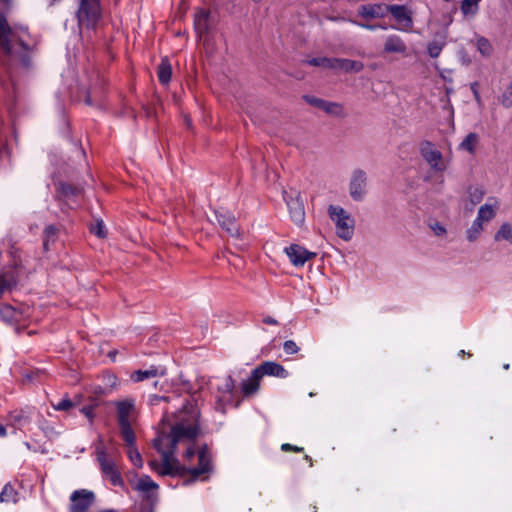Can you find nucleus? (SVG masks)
Here are the masks:
<instances>
[{"label":"nucleus","mask_w":512,"mask_h":512,"mask_svg":"<svg viewBox=\"0 0 512 512\" xmlns=\"http://www.w3.org/2000/svg\"><path fill=\"white\" fill-rule=\"evenodd\" d=\"M105 393H106L105 389L101 386H97L93 390V396H96L98 398L105 395Z\"/></svg>","instance_id":"57"},{"label":"nucleus","mask_w":512,"mask_h":512,"mask_svg":"<svg viewBox=\"0 0 512 512\" xmlns=\"http://www.w3.org/2000/svg\"><path fill=\"white\" fill-rule=\"evenodd\" d=\"M285 253L294 266H303L308 260L317 256L315 252H310L298 244H291L286 247Z\"/></svg>","instance_id":"13"},{"label":"nucleus","mask_w":512,"mask_h":512,"mask_svg":"<svg viewBox=\"0 0 512 512\" xmlns=\"http://www.w3.org/2000/svg\"><path fill=\"white\" fill-rule=\"evenodd\" d=\"M198 466L208 469V473L212 471L211 456H205L203 453H198Z\"/></svg>","instance_id":"45"},{"label":"nucleus","mask_w":512,"mask_h":512,"mask_svg":"<svg viewBox=\"0 0 512 512\" xmlns=\"http://www.w3.org/2000/svg\"><path fill=\"white\" fill-rule=\"evenodd\" d=\"M198 453H203V455H205V456H210L209 451H208V445H207V444H203V445L199 448V450H198L197 454H198Z\"/></svg>","instance_id":"62"},{"label":"nucleus","mask_w":512,"mask_h":512,"mask_svg":"<svg viewBox=\"0 0 512 512\" xmlns=\"http://www.w3.org/2000/svg\"><path fill=\"white\" fill-rule=\"evenodd\" d=\"M216 220L223 230L227 232L231 237H240V228L237 225L236 217L227 213H223L219 210L214 211Z\"/></svg>","instance_id":"15"},{"label":"nucleus","mask_w":512,"mask_h":512,"mask_svg":"<svg viewBox=\"0 0 512 512\" xmlns=\"http://www.w3.org/2000/svg\"><path fill=\"white\" fill-rule=\"evenodd\" d=\"M114 405L117 411V421L118 425H123L130 423L129 416L132 411L135 409L134 400L133 399H125L120 401H115Z\"/></svg>","instance_id":"18"},{"label":"nucleus","mask_w":512,"mask_h":512,"mask_svg":"<svg viewBox=\"0 0 512 512\" xmlns=\"http://www.w3.org/2000/svg\"><path fill=\"white\" fill-rule=\"evenodd\" d=\"M17 285V280L13 275L7 276L0 274V297L6 292L11 291Z\"/></svg>","instance_id":"27"},{"label":"nucleus","mask_w":512,"mask_h":512,"mask_svg":"<svg viewBox=\"0 0 512 512\" xmlns=\"http://www.w3.org/2000/svg\"><path fill=\"white\" fill-rule=\"evenodd\" d=\"M328 212L330 218L336 222L337 235L344 240H349L353 235V220L341 207L330 205Z\"/></svg>","instance_id":"6"},{"label":"nucleus","mask_w":512,"mask_h":512,"mask_svg":"<svg viewBox=\"0 0 512 512\" xmlns=\"http://www.w3.org/2000/svg\"><path fill=\"white\" fill-rule=\"evenodd\" d=\"M257 373L263 378L264 375L286 378L288 371L279 363L273 361H265L255 368Z\"/></svg>","instance_id":"17"},{"label":"nucleus","mask_w":512,"mask_h":512,"mask_svg":"<svg viewBox=\"0 0 512 512\" xmlns=\"http://www.w3.org/2000/svg\"><path fill=\"white\" fill-rule=\"evenodd\" d=\"M407 47L405 43L398 36H391L387 38L384 44L385 53H401L405 54Z\"/></svg>","instance_id":"23"},{"label":"nucleus","mask_w":512,"mask_h":512,"mask_svg":"<svg viewBox=\"0 0 512 512\" xmlns=\"http://www.w3.org/2000/svg\"><path fill=\"white\" fill-rule=\"evenodd\" d=\"M480 0H463L461 3V11L464 15L475 14L477 5Z\"/></svg>","instance_id":"37"},{"label":"nucleus","mask_w":512,"mask_h":512,"mask_svg":"<svg viewBox=\"0 0 512 512\" xmlns=\"http://www.w3.org/2000/svg\"><path fill=\"white\" fill-rule=\"evenodd\" d=\"M117 353H118V351H117V350H111V351H109V353H108V357H109V358H111V360H113V361H114V360H115V358H116Z\"/></svg>","instance_id":"64"},{"label":"nucleus","mask_w":512,"mask_h":512,"mask_svg":"<svg viewBox=\"0 0 512 512\" xmlns=\"http://www.w3.org/2000/svg\"><path fill=\"white\" fill-rule=\"evenodd\" d=\"M281 449H282V451H284V452H290V451H292V452H297V453H299V452H302V451H303V448H302V447L294 446V445H291V444H289V443H284V444H282Z\"/></svg>","instance_id":"52"},{"label":"nucleus","mask_w":512,"mask_h":512,"mask_svg":"<svg viewBox=\"0 0 512 512\" xmlns=\"http://www.w3.org/2000/svg\"><path fill=\"white\" fill-rule=\"evenodd\" d=\"M149 466L151 467L152 470L156 471L157 473L158 471H161V466L159 465L157 460L149 461Z\"/></svg>","instance_id":"59"},{"label":"nucleus","mask_w":512,"mask_h":512,"mask_svg":"<svg viewBox=\"0 0 512 512\" xmlns=\"http://www.w3.org/2000/svg\"><path fill=\"white\" fill-rule=\"evenodd\" d=\"M387 9L388 5L384 3L366 4L358 8V14L366 20L383 18L387 15Z\"/></svg>","instance_id":"16"},{"label":"nucleus","mask_w":512,"mask_h":512,"mask_svg":"<svg viewBox=\"0 0 512 512\" xmlns=\"http://www.w3.org/2000/svg\"><path fill=\"white\" fill-rule=\"evenodd\" d=\"M131 485L134 490L145 493L143 497V503L140 506V512H154L155 506L158 502V494L149 492L152 490H158V484L151 480V478L148 475H144L138 480V482L135 485H133L132 483Z\"/></svg>","instance_id":"5"},{"label":"nucleus","mask_w":512,"mask_h":512,"mask_svg":"<svg viewBox=\"0 0 512 512\" xmlns=\"http://www.w3.org/2000/svg\"><path fill=\"white\" fill-rule=\"evenodd\" d=\"M120 434L128 447L134 446L136 441L135 432L130 423L119 425Z\"/></svg>","instance_id":"26"},{"label":"nucleus","mask_w":512,"mask_h":512,"mask_svg":"<svg viewBox=\"0 0 512 512\" xmlns=\"http://www.w3.org/2000/svg\"><path fill=\"white\" fill-rule=\"evenodd\" d=\"M101 17L100 0H80L77 18L80 27L95 28Z\"/></svg>","instance_id":"4"},{"label":"nucleus","mask_w":512,"mask_h":512,"mask_svg":"<svg viewBox=\"0 0 512 512\" xmlns=\"http://www.w3.org/2000/svg\"><path fill=\"white\" fill-rule=\"evenodd\" d=\"M479 142V136L478 134L474 132H470L467 134V136L464 138V140L460 144V148L463 150L468 151L470 154H474L476 150V145Z\"/></svg>","instance_id":"25"},{"label":"nucleus","mask_w":512,"mask_h":512,"mask_svg":"<svg viewBox=\"0 0 512 512\" xmlns=\"http://www.w3.org/2000/svg\"><path fill=\"white\" fill-rule=\"evenodd\" d=\"M284 199L288 205L290 218L295 225L301 226L305 220V209L300 192L284 191Z\"/></svg>","instance_id":"8"},{"label":"nucleus","mask_w":512,"mask_h":512,"mask_svg":"<svg viewBox=\"0 0 512 512\" xmlns=\"http://www.w3.org/2000/svg\"><path fill=\"white\" fill-rule=\"evenodd\" d=\"M80 412L85 415V417L89 420L90 424H93L96 418V414L94 413V409L92 406H90L89 404L84 405L80 409Z\"/></svg>","instance_id":"47"},{"label":"nucleus","mask_w":512,"mask_h":512,"mask_svg":"<svg viewBox=\"0 0 512 512\" xmlns=\"http://www.w3.org/2000/svg\"><path fill=\"white\" fill-rule=\"evenodd\" d=\"M0 83L6 90H16L17 79L13 66H0Z\"/></svg>","instance_id":"21"},{"label":"nucleus","mask_w":512,"mask_h":512,"mask_svg":"<svg viewBox=\"0 0 512 512\" xmlns=\"http://www.w3.org/2000/svg\"><path fill=\"white\" fill-rule=\"evenodd\" d=\"M263 323L268 324V325H277L278 321L276 319L272 318L271 316H267L263 319Z\"/></svg>","instance_id":"60"},{"label":"nucleus","mask_w":512,"mask_h":512,"mask_svg":"<svg viewBox=\"0 0 512 512\" xmlns=\"http://www.w3.org/2000/svg\"><path fill=\"white\" fill-rule=\"evenodd\" d=\"M167 439V434L165 432H160L158 436L153 440V447L154 449L162 455V452H164L163 449V442Z\"/></svg>","instance_id":"43"},{"label":"nucleus","mask_w":512,"mask_h":512,"mask_svg":"<svg viewBox=\"0 0 512 512\" xmlns=\"http://www.w3.org/2000/svg\"><path fill=\"white\" fill-rule=\"evenodd\" d=\"M184 122H185V125H186V127L188 129L192 128V120H191V118L188 115L184 116Z\"/></svg>","instance_id":"63"},{"label":"nucleus","mask_w":512,"mask_h":512,"mask_svg":"<svg viewBox=\"0 0 512 512\" xmlns=\"http://www.w3.org/2000/svg\"><path fill=\"white\" fill-rule=\"evenodd\" d=\"M10 420L14 424H21L23 421H28V417L24 414L23 410L14 411L10 413Z\"/></svg>","instance_id":"46"},{"label":"nucleus","mask_w":512,"mask_h":512,"mask_svg":"<svg viewBox=\"0 0 512 512\" xmlns=\"http://www.w3.org/2000/svg\"><path fill=\"white\" fill-rule=\"evenodd\" d=\"M477 48H478V51L483 56H489L492 52V46H491L490 42L484 37H481L477 40Z\"/></svg>","instance_id":"38"},{"label":"nucleus","mask_w":512,"mask_h":512,"mask_svg":"<svg viewBox=\"0 0 512 512\" xmlns=\"http://www.w3.org/2000/svg\"><path fill=\"white\" fill-rule=\"evenodd\" d=\"M195 448H194V444L189 447L185 453H184V458H186L187 460H191L194 456H195Z\"/></svg>","instance_id":"56"},{"label":"nucleus","mask_w":512,"mask_h":512,"mask_svg":"<svg viewBox=\"0 0 512 512\" xmlns=\"http://www.w3.org/2000/svg\"><path fill=\"white\" fill-rule=\"evenodd\" d=\"M175 464H176V468H174L173 471H175L177 473H174L169 476L170 477H176V476L183 477V476L189 474L191 476V480H188L187 483L197 480L198 477L204 473H208V469H206L204 467L197 466V467L188 468V467L182 466L178 459H175Z\"/></svg>","instance_id":"20"},{"label":"nucleus","mask_w":512,"mask_h":512,"mask_svg":"<svg viewBox=\"0 0 512 512\" xmlns=\"http://www.w3.org/2000/svg\"><path fill=\"white\" fill-rule=\"evenodd\" d=\"M172 66H159L158 79L162 85H167L172 76Z\"/></svg>","instance_id":"36"},{"label":"nucleus","mask_w":512,"mask_h":512,"mask_svg":"<svg viewBox=\"0 0 512 512\" xmlns=\"http://www.w3.org/2000/svg\"><path fill=\"white\" fill-rule=\"evenodd\" d=\"M18 492L14 489V487L8 483L4 486L3 490L0 493V502H17Z\"/></svg>","instance_id":"28"},{"label":"nucleus","mask_w":512,"mask_h":512,"mask_svg":"<svg viewBox=\"0 0 512 512\" xmlns=\"http://www.w3.org/2000/svg\"><path fill=\"white\" fill-rule=\"evenodd\" d=\"M149 378L165 375V370L159 371L157 367L152 366L147 370Z\"/></svg>","instance_id":"53"},{"label":"nucleus","mask_w":512,"mask_h":512,"mask_svg":"<svg viewBox=\"0 0 512 512\" xmlns=\"http://www.w3.org/2000/svg\"><path fill=\"white\" fill-rule=\"evenodd\" d=\"M59 228L56 225H48L44 229L43 239L55 243L58 239Z\"/></svg>","instance_id":"33"},{"label":"nucleus","mask_w":512,"mask_h":512,"mask_svg":"<svg viewBox=\"0 0 512 512\" xmlns=\"http://www.w3.org/2000/svg\"><path fill=\"white\" fill-rule=\"evenodd\" d=\"M183 416L178 422L171 426L168 436H174L176 441L188 440L195 443L201 435L200 412L192 405L183 407Z\"/></svg>","instance_id":"1"},{"label":"nucleus","mask_w":512,"mask_h":512,"mask_svg":"<svg viewBox=\"0 0 512 512\" xmlns=\"http://www.w3.org/2000/svg\"><path fill=\"white\" fill-rule=\"evenodd\" d=\"M261 377L254 369L250 377L242 382L241 391L243 396L248 397L255 394L260 388Z\"/></svg>","instance_id":"22"},{"label":"nucleus","mask_w":512,"mask_h":512,"mask_svg":"<svg viewBox=\"0 0 512 512\" xmlns=\"http://www.w3.org/2000/svg\"><path fill=\"white\" fill-rule=\"evenodd\" d=\"M322 68V73L328 75L330 72L334 74H338L340 71H344L345 73H358L362 70L363 66H320Z\"/></svg>","instance_id":"24"},{"label":"nucleus","mask_w":512,"mask_h":512,"mask_svg":"<svg viewBox=\"0 0 512 512\" xmlns=\"http://www.w3.org/2000/svg\"><path fill=\"white\" fill-rule=\"evenodd\" d=\"M470 89L473 93L474 99L476 103L481 106L482 105V99L479 93V82L475 81L470 84Z\"/></svg>","instance_id":"50"},{"label":"nucleus","mask_w":512,"mask_h":512,"mask_svg":"<svg viewBox=\"0 0 512 512\" xmlns=\"http://www.w3.org/2000/svg\"><path fill=\"white\" fill-rule=\"evenodd\" d=\"M87 81H81L78 86V99L86 105L97 104L105 93V79L95 66L86 67L84 70Z\"/></svg>","instance_id":"2"},{"label":"nucleus","mask_w":512,"mask_h":512,"mask_svg":"<svg viewBox=\"0 0 512 512\" xmlns=\"http://www.w3.org/2000/svg\"><path fill=\"white\" fill-rule=\"evenodd\" d=\"M70 500V512H87L95 501V495L92 491L85 489L76 490L72 493Z\"/></svg>","instance_id":"10"},{"label":"nucleus","mask_w":512,"mask_h":512,"mask_svg":"<svg viewBox=\"0 0 512 512\" xmlns=\"http://www.w3.org/2000/svg\"><path fill=\"white\" fill-rule=\"evenodd\" d=\"M167 439H169V444L167 449L162 452L161 471H158L160 476H167L176 473L173 469L176 468L175 459L177 458L175 457V454L179 441H176L174 436L167 435Z\"/></svg>","instance_id":"9"},{"label":"nucleus","mask_w":512,"mask_h":512,"mask_svg":"<svg viewBox=\"0 0 512 512\" xmlns=\"http://www.w3.org/2000/svg\"><path fill=\"white\" fill-rule=\"evenodd\" d=\"M97 460L103 475L108 478L113 486H124V480L118 471L115 463L107 459L106 449L104 447L97 449Z\"/></svg>","instance_id":"7"},{"label":"nucleus","mask_w":512,"mask_h":512,"mask_svg":"<svg viewBox=\"0 0 512 512\" xmlns=\"http://www.w3.org/2000/svg\"><path fill=\"white\" fill-rule=\"evenodd\" d=\"M431 229L434 231L435 235L441 236L446 233V229L439 222H434L430 225Z\"/></svg>","instance_id":"51"},{"label":"nucleus","mask_w":512,"mask_h":512,"mask_svg":"<svg viewBox=\"0 0 512 512\" xmlns=\"http://www.w3.org/2000/svg\"><path fill=\"white\" fill-rule=\"evenodd\" d=\"M84 400V396L82 394H77L72 399V402L74 403V407L80 405L82 401Z\"/></svg>","instance_id":"58"},{"label":"nucleus","mask_w":512,"mask_h":512,"mask_svg":"<svg viewBox=\"0 0 512 512\" xmlns=\"http://www.w3.org/2000/svg\"><path fill=\"white\" fill-rule=\"evenodd\" d=\"M421 155L430 164L431 168L436 172L445 170V165L442 162V153L439 150L433 149V144L430 141H424L421 144Z\"/></svg>","instance_id":"12"},{"label":"nucleus","mask_w":512,"mask_h":512,"mask_svg":"<svg viewBox=\"0 0 512 512\" xmlns=\"http://www.w3.org/2000/svg\"><path fill=\"white\" fill-rule=\"evenodd\" d=\"M53 407L59 411H68L74 407V403L72 402V399L66 397L57 404H53Z\"/></svg>","instance_id":"44"},{"label":"nucleus","mask_w":512,"mask_h":512,"mask_svg":"<svg viewBox=\"0 0 512 512\" xmlns=\"http://www.w3.org/2000/svg\"><path fill=\"white\" fill-rule=\"evenodd\" d=\"M302 98L307 104H309L310 106L315 107L319 110H322V107L324 106L325 101H326V100H324L322 98H318L314 95H303Z\"/></svg>","instance_id":"39"},{"label":"nucleus","mask_w":512,"mask_h":512,"mask_svg":"<svg viewBox=\"0 0 512 512\" xmlns=\"http://www.w3.org/2000/svg\"><path fill=\"white\" fill-rule=\"evenodd\" d=\"M390 13L395 20L404 27L412 26V17L404 5H388L387 14Z\"/></svg>","instance_id":"19"},{"label":"nucleus","mask_w":512,"mask_h":512,"mask_svg":"<svg viewBox=\"0 0 512 512\" xmlns=\"http://www.w3.org/2000/svg\"><path fill=\"white\" fill-rule=\"evenodd\" d=\"M90 232L100 239H104L107 236V231L104 228L103 222L99 220L95 225L90 226Z\"/></svg>","instance_id":"40"},{"label":"nucleus","mask_w":512,"mask_h":512,"mask_svg":"<svg viewBox=\"0 0 512 512\" xmlns=\"http://www.w3.org/2000/svg\"><path fill=\"white\" fill-rule=\"evenodd\" d=\"M442 48L443 43L439 41H432L427 46L428 53L432 58L438 57L442 51Z\"/></svg>","instance_id":"41"},{"label":"nucleus","mask_w":512,"mask_h":512,"mask_svg":"<svg viewBox=\"0 0 512 512\" xmlns=\"http://www.w3.org/2000/svg\"><path fill=\"white\" fill-rule=\"evenodd\" d=\"M334 61L336 62V64H345V65L357 64L356 61L349 60V59H334Z\"/></svg>","instance_id":"61"},{"label":"nucleus","mask_w":512,"mask_h":512,"mask_svg":"<svg viewBox=\"0 0 512 512\" xmlns=\"http://www.w3.org/2000/svg\"><path fill=\"white\" fill-rule=\"evenodd\" d=\"M495 240L498 241L500 239L507 240L512 243V226L510 223H503L500 229L495 234Z\"/></svg>","instance_id":"29"},{"label":"nucleus","mask_w":512,"mask_h":512,"mask_svg":"<svg viewBox=\"0 0 512 512\" xmlns=\"http://www.w3.org/2000/svg\"><path fill=\"white\" fill-rule=\"evenodd\" d=\"M235 388V381L234 379L232 378V376H228L226 378V383H225V390L227 392H232Z\"/></svg>","instance_id":"54"},{"label":"nucleus","mask_w":512,"mask_h":512,"mask_svg":"<svg viewBox=\"0 0 512 512\" xmlns=\"http://www.w3.org/2000/svg\"><path fill=\"white\" fill-rule=\"evenodd\" d=\"M54 186L56 189L55 199L57 201H63L72 197H77L83 192L82 187L62 180H54Z\"/></svg>","instance_id":"14"},{"label":"nucleus","mask_w":512,"mask_h":512,"mask_svg":"<svg viewBox=\"0 0 512 512\" xmlns=\"http://www.w3.org/2000/svg\"><path fill=\"white\" fill-rule=\"evenodd\" d=\"M215 27V19L210 10L206 8H197L194 13V28L202 41L206 54L213 53L212 30Z\"/></svg>","instance_id":"3"},{"label":"nucleus","mask_w":512,"mask_h":512,"mask_svg":"<svg viewBox=\"0 0 512 512\" xmlns=\"http://www.w3.org/2000/svg\"><path fill=\"white\" fill-rule=\"evenodd\" d=\"M87 400L89 401V405L92 406L94 410L100 405V400L96 396L91 395Z\"/></svg>","instance_id":"55"},{"label":"nucleus","mask_w":512,"mask_h":512,"mask_svg":"<svg viewBox=\"0 0 512 512\" xmlns=\"http://www.w3.org/2000/svg\"><path fill=\"white\" fill-rule=\"evenodd\" d=\"M496 215L495 210L491 205L484 204L479 208L477 219L480 221H489L493 219Z\"/></svg>","instance_id":"30"},{"label":"nucleus","mask_w":512,"mask_h":512,"mask_svg":"<svg viewBox=\"0 0 512 512\" xmlns=\"http://www.w3.org/2000/svg\"><path fill=\"white\" fill-rule=\"evenodd\" d=\"M468 193L470 201L476 205L482 201L485 191L481 187H469Z\"/></svg>","instance_id":"34"},{"label":"nucleus","mask_w":512,"mask_h":512,"mask_svg":"<svg viewBox=\"0 0 512 512\" xmlns=\"http://www.w3.org/2000/svg\"><path fill=\"white\" fill-rule=\"evenodd\" d=\"M128 457L136 467L141 468L143 466L141 454L135 445L128 447Z\"/></svg>","instance_id":"35"},{"label":"nucleus","mask_w":512,"mask_h":512,"mask_svg":"<svg viewBox=\"0 0 512 512\" xmlns=\"http://www.w3.org/2000/svg\"><path fill=\"white\" fill-rule=\"evenodd\" d=\"M283 348L287 354H295L299 351V347L292 340H287L283 344Z\"/></svg>","instance_id":"49"},{"label":"nucleus","mask_w":512,"mask_h":512,"mask_svg":"<svg viewBox=\"0 0 512 512\" xmlns=\"http://www.w3.org/2000/svg\"><path fill=\"white\" fill-rule=\"evenodd\" d=\"M284 72L287 76H290L296 80H302L305 77L304 71L301 70L298 66H288V69H286Z\"/></svg>","instance_id":"42"},{"label":"nucleus","mask_w":512,"mask_h":512,"mask_svg":"<svg viewBox=\"0 0 512 512\" xmlns=\"http://www.w3.org/2000/svg\"><path fill=\"white\" fill-rule=\"evenodd\" d=\"M322 111L326 112L329 115L341 116L343 112V107L339 103L330 102L326 100L324 106L322 107Z\"/></svg>","instance_id":"31"},{"label":"nucleus","mask_w":512,"mask_h":512,"mask_svg":"<svg viewBox=\"0 0 512 512\" xmlns=\"http://www.w3.org/2000/svg\"><path fill=\"white\" fill-rule=\"evenodd\" d=\"M483 230L482 221L478 220L477 218L474 220L472 226L467 231V239L470 242L475 241L478 236L480 235L481 231Z\"/></svg>","instance_id":"32"},{"label":"nucleus","mask_w":512,"mask_h":512,"mask_svg":"<svg viewBox=\"0 0 512 512\" xmlns=\"http://www.w3.org/2000/svg\"><path fill=\"white\" fill-rule=\"evenodd\" d=\"M367 175L362 169H356L349 185L350 195L355 201H361L366 194Z\"/></svg>","instance_id":"11"},{"label":"nucleus","mask_w":512,"mask_h":512,"mask_svg":"<svg viewBox=\"0 0 512 512\" xmlns=\"http://www.w3.org/2000/svg\"><path fill=\"white\" fill-rule=\"evenodd\" d=\"M148 378L149 376L147 370H136L131 374V380L134 382H141Z\"/></svg>","instance_id":"48"}]
</instances>
